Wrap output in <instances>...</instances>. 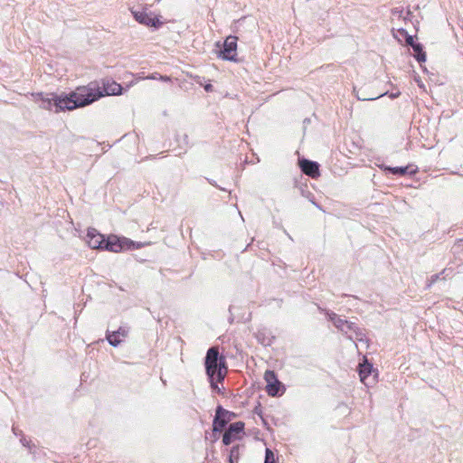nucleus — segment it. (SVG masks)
Instances as JSON below:
<instances>
[{"mask_svg":"<svg viewBox=\"0 0 463 463\" xmlns=\"http://www.w3.org/2000/svg\"><path fill=\"white\" fill-rule=\"evenodd\" d=\"M298 165L303 174L311 178H317L320 176V165L317 161H312L307 158L299 159Z\"/></svg>","mask_w":463,"mask_h":463,"instance_id":"nucleus-12","label":"nucleus"},{"mask_svg":"<svg viewBox=\"0 0 463 463\" xmlns=\"http://www.w3.org/2000/svg\"><path fill=\"white\" fill-rule=\"evenodd\" d=\"M360 380L366 386L375 383L378 371L373 368V364L367 360L359 364L357 368Z\"/></svg>","mask_w":463,"mask_h":463,"instance_id":"nucleus-9","label":"nucleus"},{"mask_svg":"<svg viewBox=\"0 0 463 463\" xmlns=\"http://www.w3.org/2000/svg\"><path fill=\"white\" fill-rule=\"evenodd\" d=\"M301 194L303 196L308 199L309 202H311L319 210H322V206L317 203L315 200L314 194L309 191H305L304 189H301Z\"/></svg>","mask_w":463,"mask_h":463,"instance_id":"nucleus-21","label":"nucleus"},{"mask_svg":"<svg viewBox=\"0 0 463 463\" xmlns=\"http://www.w3.org/2000/svg\"><path fill=\"white\" fill-rule=\"evenodd\" d=\"M230 423L228 418L224 416L223 407L218 404L215 408V415L213 420V441L219 439V433Z\"/></svg>","mask_w":463,"mask_h":463,"instance_id":"nucleus-10","label":"nucleus"},{"mask_svg":"<svg viewBox=\"0 0 463 463\" xmlns=\"http://www.w3.org/2000/svg\"><path fill=\"white\" fill-rule=\"evenodd\" d=\"M212 390L219 394L222 393V390L218 386L219 382L217 381V375L208 378ZM223 382H220L222 383Z\"/></svg>","mask_w":463,"mask_h":463,"instance_id":"nucleus-20","label":"nucleus"},{"mask_svg":"<svg viewBox=\"0 0 463 463\" xmlns=\"http://www.w3.org/2000/svg\"><path fill=\"white\" fill-rule=\"evenodd\" d=\"M402 13H403V11H402V10H401V9H399V8H393V9L392 10V16H394V17H398V18L402 17Z\"/></svg>","mask_w":463,"mask_h":463,"instance_id":"nucleus-30","label":"nucleus"},{"mask_svg":"<svg viewBox=\"0 0 463 463\" xmlns=\"http://www.w3.org/2000/svg\"><path fill=\"white\" fill-rule=\"evenodd\" d=\"M87 242L91 249L104 250L107 242V235L101 234L95 228H89L87 231Z\"/></svg>","mask_w":463,"mask_h":463,"instance_id":"nucleus-11","label":"nucleus"},{"mask_svg":"<svg viewBox=\"0 0 463 463\" xmlns=\"http://www.w3.org/2000/svg\"><path fill=\"white\" fill-rule=\"evenodd\" d=\"M264 463H276V458H275V454L273 453V451L267 448L265 449V458H264Z\"/></svg>","mask_w":463,"mask_h":463,"instance_id":"nucleus-23","label":"nucleus"},{"mask_svg":"<svg viewBox=\"0 0 463 463\" xmlns=\"http://www.w3.org/2000/svg\"><path fill=\"white\" fill-rule=\"evenodd\" d=\"M223 412H224V416H226L228 418V420H230V422L238 417L237 413H235L233 411H230L224 408H223Z\"/></svg>","mask_w":463,"mask_h":463,"instance_id":"nucleus-29","label":"nucleus"},{"mask_svg":"<svg viewBox=\"0 0 463 463\" xmlns=\"http://www.w3.org/2000/svg\"><path fill=\"white\" fill-rule=\"evenodd\" d=\"M20 442L22 443V445L25 448H28L29 449V452L30 453H33V451L32 450V448L34 446L33 444H32L31 440H28L26 439V437L23 434L21 436V439H20Z\"/></svg>","mask_w":463,"mask_h":463,"instance_id":"nucleus-24","label":"nucleus"},{"mask_svg":"<svg viewBox=\"0 0 463 463\" xmlns=\"http://www.w3.org/2000/svg\"><path fill=\"white\" fill-rule=\"evenodd\" d=\"M445 273V269L442 270L440 273L433 274L430 279L429 284L427 285L428 288H430L432 284L436 283L438 280L441 279V275Z\"/></svg>","mask_w":463,"mask_h":463,"instance_id":"nucleus-26","label":"nucleus"},{"mask_svg":"<svg viewBox=\"0 0 463 463\" xmlns=\"http://www.w3.org/2000/svg\"><path fill=\"white\" fill-rule=\"evenodd\" d=\"M267 383L266 392L271 397H279L285 391V385L279 380L277 373L272 370H267L264 373Z\"/></svg>","mask_w":463,"mask_h":463,"instance_id":"nucleus-7","label":"nucleus"},{"mask_svg":"<svg viewBox=\"0 0 463 463\" xmlns=\"http://www.w3.org/2000/svg\"><path fill=\"white\" fill-rule=\"evenodd\" d=\"M117 334L121 336L122 339L126 338L128 335L129 333V327L128 326H119L116 330Z\"/></svg>","mask_w":463,"mask_h":463,"instance_id":"nucleus-27","label":"nucleus"},{"mask_svg":"<svg viewBox=\"0 0 463 463\" xmlns=\"http://www.w3.org/2000/svg\"><path fill=\"white\" fill-rule=\"evenodd\" d=\"M408 46L411 47V49L414 52L413 57L415 60L420 64V67L424 71H427L426 67L422 66V63L426 61L427 60V54L424 51V46L422 43L415 42L413 40V43L407 44Z\"/></svg>","mask_w":463,"mask_h":463,"instance_id":"nucleus-14","label":"nucleus"},{"mask_svg":"<svg viewBox=\"0 0 463 463\" xmlns=\"http://www.w3.org/2000/svg\"><path fill=\"white\" fill-rule=\"evenodd\" d=\"M125 90L126 89L115 80L102 79L101 83L94 80L86 86H79L76 94L81 97L82 101L79 105L86 107L105 96L122 95Z\"/></svg>","mask_w":463,"mask_h":463,"instance_id":"nucleus-1","label":"nucleus"},{"mask_svg":"<svg viewBox=\"0 0 463 463\" xmlns=\"http://www.w3.org/2000/svg\"><path fill=\"white\" fill-rule=\"evenodd\" d=\"M384 95H389V97L392 99H394L396 98H398L400 95H401V92L400 91H397V92H392V93H388V92H385L383 93Z\"/></svg>","mask_w":463,"mask_h":463,"instance_id":"nucleus-31","label":"nucleus"},{"mask_svg":"<svg viewBox=\"0 0 463 463\" xmlns=\"http://www.w3.org/2000/svg\"><path fill=\"white\" fill-rule=\"evenodd\" d=\"M194 79V81L202 86L206 92H212L213 90V86L212 85L210 80H206L204 77L201 76H195Z\"/></svg>","mask_w":463,"mask_h":463,"instance_id":"nucleus-18","label":"nucleus"},{"mask_svg":"<svg viewBox=\"0 0 463 463\" xmlns=\"http://www.w3.org/2000/svg\"><path fill=\"white\" fill-rule=\"evenodd\" d=\"M244 20H245V17L241 18L240 20L237 21V24H241Z\"/></svg>","mask_w":463,"mask_h":463,"instance_id":"nucleus-36","label":"nucleus"},{"mask_svg":"<svg viewBox=\"0 0 463 463\" xmlns=\"http://www.w3.org/2000/svg\"><path fill=\"white\" fill-rule=\"evenodd\" d=\"M240 445L232 446L230 449L228 457L229 463H237L240 458Z\"/></svg>","mask_w":463,"mask_h":463,"instance_id":"nucleus-19","label":"nucleus"},{"mask_svg":"<svg viewBox=\"0 0 463 463\" xmlns=\"http://www.w3.org/2000/svg\"><path fill=\"white\" fill-rule=\"evenodd\" d=\"M253 412L260 415V417L262 416V410L260 408V405L255 407V409L253 410Z\"/></svg>","mask_w":463,"mask_h":463,"instance_id":"nucleus-34","label":"nucleus"},{"mask_svg":"<svg viewBox=\"0 0 463 463\" xmlns=\"http://www.w3.org/2000/svg\"><path fill=\"white\" fill-rule=\"evenodd\" d=\"M413 165H408L405 166H390L382 165L380 168L385 173L397 176H405V175H412L416 173L417 169L412 168Z\"/></svg>","mask_w":463,"mask_h":463,"instance_id":"nucleus-13","label":"nucleus"},{"mask_svg":"<svg viewBox=\"0 0 463 463\" xmlns=\"http://www.w3.org/2000/svg\"><path fill=\"white\" fill-rule=\"evenodd\" d=\"M148 244L149 242L135 241L127 237L111 233L107 235V242L105 244L104 250L110 252H121L125 250H138Z\"/></svg>","mask_w":463,"mask_h":463,"instance_id":"nucleus-4","label":"nucleus"},{"mask_svg":"<svg viewBox=\"0 0 463 463\" xmlns=\"http://www.w3.org/2000/svg\"><path fill=\"white\" fill-rule=\"evenodd\" d=\"M204 367L208 378L217 375L218 382L224 381L228 365L226 358L220 354L217 347H211L207 350L204 357Z\"/></svg>","mask_w":463,"mask_h":463,"instance_id":"nucleus-3","label":"nucleus"},{"mask_svg":"<svg viewBox=\"0 0 463 463\" xmlns=\"http://www.w3.org/2000/svg\"><path fill=\"white\" fill-rule=\"evenodd\" d=\"M183 142L184 144L186 146H191V145L189 144V137L187 134H184V137H183Z\"/></svg>","mask_w":463,"mask_h":463,"instance_id":"nucleus-33","label":"nucleus"},{"mask_svg":"<svg viewBox=\"0 0 463 463\" xmlns=\"http://www.w3.org/2000/svg\"><path fill=\"white\" fill-rule=\"evenodd\" d=\"M134 19L140 24L147 27H151L155 30L159 29L163 25V22L160 21V16L156 15L152 17V13L146 12V9L141 7L138 9H130Z\"/></svg>","mask_w":463,"mask_h":463,"instance_id":"nucleus-6","label":"nucleus"},{"mask_svg":"<svg viewBox=\"0 0 463 463\" xmlns=\"http://www.w3.org/2000/svg\"><path fill=\"white\" fill-rule=\"evenodd\" d=\"M335 326L342 332L354 331L357 336L362 335L361 329L353 322L339 317Z\"/></svg>","mask_w":463,"mask_h":463,"instance_id":"nucleus-15","label":"nucleus"},{"mask_svg":"<svg viewBox=\"0 0 463 463\" xmlns=\"http://www.w3.org/2000/svg\"><path fill=\"white\" fill-rule=\"evenodd\" d=\"M393 36L401 43L405 45L413 43L414 36L409 34L407 30L404 28H400L397 30L396 33H393Z\"/></svg>","mask_w":463,"mask_h":463,"instance_id":"nucleus-16","label":"nucleus"},{"mask_svg":"<svg viewBox=\"0 0 463 463\" xmlns=\"http://www.w3.org/2000/svg\"><path fill=\"white\" fill-rule=\"evenodd\" d=\"M146 79H149V80H162V81H171V78L167 75H161L160 73H157V72H154L152 74H149Z\"/></svg>","mask_w":463,"mask_h":463,"instance_id":"nucleus-22","label":"nucleus"},{"mask_svg":"<svg viewBox=\"0 0 463 463\" xmlns=\"http://www.w3.org/2000/svg\"><path fill=\"white\" fill-rule=\"evenodd\" d=\"M12 431H13V433L15 436H22L23 435V431L21 430H19L17 427H15L14 425L12 428Z\"/></svg>","mask_w":463,"mask_h":463,"instance_id":"nucleus-32","label":"nucleus"},{"mask_svg":"<svg viewBox=\"0 0 463 463\" xmlns=\"http://www.w3.org/2000/svg\"><path fill=\"white\" fill-rule=\"evenodd\" d=\"M76 92H78V87L69 93H49L45 97L43 93L39 92L35 97L36 100L41 102L39 105L41 109L52 110L54 107L55 112H61L83 108V105H79L82 101L81 97Z\"/></svg>","mask_w":463,"mask_h":463,"instance_id":"nucleus-2","label":"nucleus"},{"mask_svg":"<svg viewBox=\"0 0 463 463\" xmlns=\"http://www.w3.org/2000/svg\"><path fill=\"white\" fill-rule=\"evenodd\" d=\"M209 183H210L211 184H213V185L217 186V185L214 184V181H209Z\"/></svg>","mask_w":463,"mask_h":463,"instance_id":"nucleus-37","label":"nucleus"},{"mask_svg":"<svg viewBox=\"0 0 463 463\" xmlns=\"http://www.w3.org/2000/svg\"><path fill=\"white\" fill-rule=\"evenodd\" d=\"M237 42L238 37L235 35L227 36L222 43L217 42L216 47L218 50L216 53L218 58L223 61L240 62L241 60L237 57Z\"/></svg>","mask_w":463,"mask_h":463,"instance_id":"nucleus-5","label":"nucleus"},{"mask_svg":"<svg viewBox=\"0 0 463 463\" xmlns=\"http://www.w3.org/2000/svg\"><path fill=\"white\" fill-rule=\"evenodd\" d=\"M407 14H408V15H411V11H408V12H407Z\"/></svg>","mask_w":463,"mask_h":463,"instance_id":"nucleus-38","label":"nucleus"},{"mask_svg":"<svg viewBox=\"0 0 463 463\" xmlns=\"http://www.w3.org/2000/svg\"><path fill=\"white\" fill-rule=\"evenodd\" d=\"M245 423L243 421H235L231 423L228 429L222 434V443L225 446L231 445L233 441L241 439L244 434Z\"/></svg>","mask_w":463,"mask_h":463,"instance_id":"nucleus-8","label":"nucleus"},{"mask_svg":"<svg viewBox=\"0 0 463 463\" xmlns=\"http://www.w3.org/2000/svg\"><path fill=\"white\" fill-rule=\"evenodd\" d=\"M356 98L359 99V100H373V99H376L380 97H383L384 96V94H380L376 97H366L365 95H364V93H359V91L356 92L355 94Z\"/></svg>","mask_w":463,"mask_h":463,"instance_id":"nucleus-28","label":"nucleus"},{"mask_svg":"<svg viewBox=\"0 0 463 463\" xmlns=\"http://www.w3.org/2000/svg\"><path fill=\"white\" fill-rule=\"evenodd\" d=\"M106 339L109 342V344L113 347L118 346L123 341L121 336L117 334L116 330L115 331L107 330L106 331Z\"/></svg>","mask_w":463,"mask_h":463,"instance_id":"nucleus-17","label":"nucleus"},{"mask_svg":"<svg viewBox=\"0 0 463 463\" xmlns=\"http://www.w3.org/2000/svg\"><path fill=\"white\" fill-rule=\"evenodd\" d=\"M325 314H326L327 319L329 321H331L334 324V326L336 324V320L340 317L335 312L330 311V310H326Z\"/></svg>","mask_w":463,"mask_h":463,"instance_id":"nucleus-25","label":"nucleus"},{"mask_svg":"<svg viewBox=\"0 0 463 463\" xmlns=\"http://www.w3.org/2000/svg\"><path fill=\"white\" fill-rule=\"evenodd\" d=\"M414 80H415V81L418 83V86H419L420 88H423V84H422V82H421V80H420V77H419V76H418V77H415V79H414Z\"/></svg>","mask_w":463,"mask_h":463,"instance_id":"nucleus-35","label":"nucleus"}]
</instances>
